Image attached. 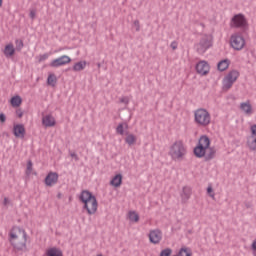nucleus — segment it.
Listing matches in <instances>:
<instances>
[{
	"label": "nucleus",
	"mask_w": 256,
	"mask_h": 256,
	"mask_svg": "<svg viewBox=\"0 0 256 256\" xmlns=\"http://www.w3.org/2000/svg\"><path fill=\"white\" fill-rule=\"evenodd\" d=\"M9 237V241L16 251H27V232L23 228H12Z\"/></svg>",
	"instance_id": "obj_1"
},
{
	"label": "nucleus",
	"mask_w": 256,
	"mask_h": 256,
	"mask_svg": "<svg viewBox=\"0 0 256 256\" xmlns=\"http://www.w3.org/2000/svg\"><path fill=\"white\" fill-rule=\"evenodd\" d=\"M79 199L84 203V209H86L88 215H95L97 213L99 204L97 203V198L91 192L83 190Z\"/></svg>",
	"instance_id": "obj_2"
},
{
	"label": "nucleus",
	"mask_w": 256,
	"mask_h": 256,
	"mask_svg": "<svg viewBox=\"0 0 256 256\" xmlns=\"http://www.w3.org/2000/svg\"><path fill=\"white\" fill-rule=\"evenodd\" d=\"M169 155L173 161H183L187 155V146L178 140L170 146Z\"/></svg>",
	"instance_id": "obj_3"
},
{
	"label": "nucleus",
	"mask_w": 256,
	"mask_h": 256,
	"mask_svg": "<svg viewBox=\"0 0 256 256\" xmlns=\"http://www.w3.org/2000/svg\"><path fill=\"white\" fill-rule=\"evenodd\" d=\"M230 27L232 29H242V31H247V29H249V23H247V18H245V15L236 14L230 21Z\"/></svg>",
	"instance_id": "obj_4"
},
{
	"label": "nucleus",
	"mask_w": 256,
	"mask_h": 256,
	"mask_svg": "<svg viewBox=\"0 0 256 256\" xmlns=\"http://www.w3.org/2000/svg\"><path fill=\"white\" fill-rule=\"evenodd\" d=\"M213 46V38L209 35H203L199 42L195 44V49L199 55H203L207 52V49Z\"/></svg>",
	"instance_id": "obj_5"
},
{
	"label": "nucleus",
	"mask_w": 256,
	"mask_h": 256,
	"mask_svg": "<svg viewBox=\"0 0 256 256\" xmlns=\"http://www.w3.org/2000/svg\"><path fill=\"white\" fill-rule=\"evenodd\" d=\"M195 121L201 127H207L211 123V114L203 108H200L194 112Z\"/></svg>",
	"instance_id": "obj_6"
},
{
	"label": "nucleus",
	"mask_w": 256,
	"mask_h": 256,
	"mask_svg": "<svg viewBox=\"0 0 256 256\" xmlns=\"http://www.w3.org/2000/svg\"><path fill=\"white\" fill-rule=\"evenodd\" d=\"M210 145L211 140H209V137L202 136L198 142V146L194 148V155H196L199 159H201V157H205V153L207 149H209Z\"/></svg>",
	"instance_id": "obj_7"
},
{
	"label": "nucleus",
	"mask_w": 256,
	"mask_h": 256,
	"mask_svg": "<svg viewBox=\"0 0 256 256\" xmlns=\"http://www.w3.org/2000/svg\"><path fill=\"white\" fill-rule=\"evenodd\" d=\"M245 43V38L239 32H235L230 37V47H232L234 51H243Z\"/></svg>",
	"instance_id": "obj_8"
},
{
	"label": "nucleus",
	"mask_w": 256,
	"mask_h": 256,
	"mask_svg": "<svg viewBox=\"0 0 256 256\" xmlns=\"http://www.w3.org/2000/svg\"><path fill=\"white\" fill-rule=\"evenodd\" d=\"M239 79V71H230L223 79V91H229L233 87V83Z\"/></svg>",
	"instance_id": "obj_9"
},
{
	"label": "nucleus",
	"mask_w": 256,
	"mask_h": 256,
	"mask_svg": "<svg viewBox=\"0 0 256 256\" xmlns=\"http://www.w3.org/2000/svg\"><path fill=\"white\" fill-rule=\"evenodd\" d=\"M161 239H163V232L159 229L151 230L149 233V241L154 245H158L161 243Z\"/></svg>",
	"instance_id": "obj_10"
},
{
	"label": "nucleus",
	"mask_w": 256,
	"mask_h": 256,
	"mask_svg": "<svg viewBox=\"0 0 256 256\" xmlns=\"http://www.w3.org/2000/svg\"><path fill=\"white\" fill-rule=\"evenodd\" d=\"M68 63H71V57L63 55L59 58L52 60V62L50 63V67H63V65H68Z\"/></svg>",
	"instance_id": "obj_11"
},
{
	"label": "nucleus",
	"mask_w": 256,
	"mask_h": 256,
	"mask_svg": "<svg viewBox=\"0 0 256 256\" xmlns=\"http://www.w3.org/2000/svg\"><path fill=\"white\" fill-rule=\"evenodd\" d=\"M117 133L118 135H126L125 143H127V145L131 146L137 143V136H135L134 134L125 132L124 129H117Z\"/></svg>",
	"instance_id": "obj_12"
},
{
	"label": "nucleus",
	"mask_w": 256,
	"mask_h": 256,
	"mask_svg": "<svg viewBox=\"0 0 256 256\" xmlns=\"http://www.w3.org/2000/svg\"><path fill=\"white\" fill-rule=\"evenodd\" d=\"M246 146L250 151H256V129H251L250 135L247 136Z\"/></svg>",
	"instance_id": "obj_13"
},
{
	"label": "nucleus",
	"mask_w": 256,
	"mask_h": 256,
	"mask_svg": "<svg viewBox=\"0 0 256 256\" xmlns=\"http://www.w3.org/2000/svg\"><path fill=\"white\" fill-rule=\"evenodd\" d=\"M59 181V174L57 172H50L45 178V184L47 187H53Z\"/></svg>",
	"instance_id": "obj_14"
},
{
	"label": "nucleus",
	"mask_w": 256,
	"mask_h": 256,
	"mask_svg": "<svg viewBox=\"0 0 256 256\" xmlns=\"http://www.w3.org/2000/svg\"><path fill=\"white\" fill-rule=\"evenodd\" d=\"M196 71L199 75H207L209 73V64L207 61H200L196 65Z\"/></svg>",
	"instance_id": "obj_15"
},
{
	"label": "nucleus",
	"mask_w": 256,
	"mask_h": 256,
	"mask_svg": "<svg viewBox=\"0 0 256 256\" xmlns=\"http://www.w3.org/2000/svg\"><path fill=\"white\" fill-rule=\"evenodd\" d=\"M191 194H192L191 187H189V186L183 187L182 192L180 194L181 202L187 203L189 201V199H191Z\"/></svg>",
	"instance_id": "obj_16"
},
{
	"label": "nucleus",
	"mask_w": 256,
	"mask_h": 256,
	"mask_svg": "<svg viewBox=\"0 0 256 256\" xmlns=\"http://www.w3.org/2000/svg\"><path fill=\"white\" fill-rule=\"evenodd\" d=\"M240 109L243 111V113H245V115H252L253 113V107L249 102H242L240 104Z\"/></svg>",
	"instance_id": "obj_17"
},
{
	"label": "nucleus",
	"mask_w": 256,
	"mask_h": 256,
	"mask_svg": "<svg viewBox=\"0 0 256 256\" xmlns=\"http://www.w3.org/2000/svg\"><path fill=\"white\" fill-rule=\"evenodd\" d=\"M42 123L44 127H54L55 126V118L51 115H46L42 119Z\"/></svg>",
	"instance_id": "obj_18"
},
{
	"label": "nucleus",
	"mask_w": 256,
	"mask_h": 256,
	"mask_svg": "<svg viewBox=\"0 0 256 256\" xmlns=\"http://www.w3.org/2000/svg\"><path fill=\"white\" fill-rule=\"evenodd\" d=\"M121 183H123V175L121 174H117L110 181V185H112V187H121Z\"/></svg>",
	"instance_id": "obj_19"
},
{
	"label": "nucleus",
	"mask_w": 256,
	"mask_h": 256,
	"mask_svg": "<svg viewBox=\"0 0 256 256\" xmlns=\"http://www.w3.org/2000/svg\"><path fill=\"white\" fill-rule=\"evenodd\" d=\"M229 65H231V61L229 59H224L218 62L217 67L220 71H227V69H229Z\"/></svg>",
	"instance_id": "obj_20"
},
{
	"label": "nucleus",
	"mask_w": 256,
	"mask_h": 256,
	"mask_svg": "<svg viewBox=\"0 0 256 256\" xmlns=\"http://www.w3.org/2000/svg\"><path fill=\"white\" fill-rule=\"evenodd\" d=\"M4 55L7 58L13 57V55H15V47L13 46V44H8L5 46Z\"/></svg>",
	"instance_id": "obj_21"
},
{
	"label": "nucleus",
	"mask_w": 256,
	"mask_h": 256,
	"mask_svg": "<svg viewBox=\"0 0 256 256\" xmlns=\"http://www.w3.org/2000/svg\"><path fill=\"white\" fill-rule=\"evenodd\" d=\"M47 256H63V251L61 249L53 247L46 251Z\"/></svg>",
	"instance_id": "obj_22"
},
{
	"label": "nucleus",
	"mask_w": 256,
	"mask_h": 256,
	"mask_svg": "<svg viewBox=\"0 0 256 256\" xmlns=\"http://www.w3.org/2000/svg\"><path fill=\"white\" fill-rule=\"evenodd\" d=\"M215 153L216 151L214 150V148H207L206 152L204 154L205 157V161H211V159L215 158Z\"/></svg>",
	"instance_id": "obj_23"
},
{
	"label": "nucleus",
	"mask_w": 256,
	"mask_h": 256,
	"mask_svg": "<svg viewBox=\"0 0 256 256\" xmlns=\"http://www.w3.org/2000/svg\"><path fill=\"white\" fill-rule=\"evenodd\" d=\"M87 67V62L86 61H80L74 64L73 66V71H83Z\"/></svg>",
	"instance_id": "obj_24"
},
{
	"label": "nucleus",
	"mask_w": 256,
	"mask_h": 256,
	"mask_svg": "<svg viewBox=\"0 0 256 256\" xmlns=\"http://www.w3.org/2000/svg\"><path fill=\"white\" fill-rule=\"evenodd\" d=\"M47 84L50 85V87H55V85H57V76H55V74H49Z\"/></svg>",
	"instance_id": "obj_25"
},
{
	"label": "nucleus",
	"mask_w": 256,
	"mask_h": 256,
	"mask_svg": "<svg viewBox=\"0 0 256 256\" xmlns=\"http://www.w3.org/2000/svg\"><path fill=\"white\" fill-rule=\"evenodd\" d=\"M13 135L18 139H23L25 137V129H13Z\"/></svg>",
	"instance_id": "obj_26"
},
{
	"label": "nucleus",
	"mask_w": 256,
	"mask_h": 256,
	"mask_svg": "<svg viewBox=\"0 0 256 256\" xmlns=\"http://www.w3.org/2000/svg\"><path fill=\"white\" fill-rule=\"evenodd\" d=\"M23 100L19 96H14L11 98L12 107H19Z\"/></svg>",
	"instance_id": "obj_27"
},
{
	"label": "nucleus",
	"mask_w": 256,
	"mask_h": 256,
	"mask_svg": "<svg viewBox=\"0 0 256 256\" xmlns=\"http://www.w3.org/2000/svg\"><path fill=\"white\" fill-rule=\"evenodd\" d=\"M129 219H130V221H134V223H137L139 221V214H137V212H135V211H130Z\"/></svg>",
	"instance_id": "obj_28"
},
{
	"label": "nucleus",
	"mask_w": 256,
	"mask_h": 256,
	"mask_svg": "<svg viewBox=\"0 0 256 256\" xmlns=\"http://www.w3.org/2000/svg\"><path fill=\"white\" fill-rule=\"evenodd\" d=\"M171 253H173V250H171V248H166L161 251L160 256H171Z\"/></svg>",
	"instance_id": "obj_29"
},
{
	"label": "nucleus",
	"mask_w": 256,
	"mask_h": 256,
	"mask_svg": "<svg viewBox=\"0 0 256 256\" xmlns=\"http://www.w3.org/2000/svg\"><path fill=\"white\" fill-rule=\"evenodd\" d=\"M178 256H191V253L186 248H181Z\"/></svg>",
	"instance_id": "obj_30"
},
{
	"label": "nucleus",
	"mask_w": 256,
	"mask_h": 256,
	"mask_svg": "<svg viewBox=\"0 0 256 256\" xmlns=\"http://www.w3.org/2000/svg\"><path fill=\"white\" fill-rule=\"evenodd\" d=\"M15 45H16V51H21V49H23V40L17 39L15 41Z\"/></svg>",
	"instance_id": "obj_31"
},
{
	"label": "nucleus",
	"mask_w": 256,
	"mask_h": 256,
	"mask_svg": "<svg viewBox=\"0 0 256 256\" xmlns=\"http://www.w3.org/2000/svg\"><path fill=\"white\" fill-rule=\"evenodd\" d=\"M133 27L135 28V31H141V25L139 24V20H135L133 22Z\"/></svg>",
	"instance_id": "obj_32"
},
{
	"label": "nucleus",
	"mask_w": 256,
	"mask_h": 256,
	"mask_svg": "<svg viewBox=\"0 0 256 256\" xmlns=\"http://www.w3.org/2000/svg\"><path fill=\"white\" fill-rule=\"evenodd\" d=\"M207 193L208 195L212 198V199H215V193H213V187L209 186L207 188Z\"/></svg>",
	"instance_id": "obj_33"
},
{
	"label": "nucleus",
	"mask_w": 256,
	"mask_h": 256,
	"mask_svg": "<svg viewBox=\"0 0 256 256\" xmlns=\"http://www.w3.org/2000/svg\"><path fill=\"white\" fill-rule=\"evenodd\" d=\"M29 17H30V19H35V17H37V10H35V9H31L30 10V13H29Z\"/></svg>",
	"instance_id": "obj_34"
},
{
	"label": "nucleus",
	"mask_w": 256,
	"mask_h": 256,
	"mask_svg": "<svg viewBox=\"0 0 256 256\" xmlns=\"http://www.w3.org/2000/svg\"><path fill=\"white\" fill-rule=\"evenodd\" d=\"M120 103H124V105H129V97L124 96L119 99Z\"/></svg>",
	"instance_id": "obj_35"
},
{
	"label": "nucleus",
	"mask_w": 256,
	"mask_h": 256,
	"mask_svg": "<svg viewBox=\"0 0 256 256\" xmlns=\"http://www.w3.org/2000/svg\"><path fill=\"white\" fill-rule=\"evenodd\" d=\"M33 171V163L31 161L27 164V175H29Z\"/></svg>",
	"instance_id": "obj_36"
},
{
	"label": "nucleus",
	"mask_w": 256,
	"mask_h": 256,
	"mask_svg": "<svg viewBox=\"0 0 256 256\" xmlns=\"http://www.w3.org/2000/svg\"><path fill=\"white\" fill-rule=\"evenodd\" d=\"M70 157H72V159H75V161H79V156H77V153L75 152H71Z\"/></svg>",
	"instance_id": "obj_37"
},
{
	"label": "nucleus",
	"mask_w": 256,
	"mask_h": 256,
	"mask_svg": "<svg viewBox=\"0 0 256 256\" xmlns=\"http://www.w3.org/2000/svg\"><path fill=\"white\" fill-rule=\"evenodd\" d=\"M127 123H121L117 126V129H127Z\"/></svg>",
	"instance_id": "obj_38"
},
{
	"label": "nucleus",
	"mask_w": 256,
	"mask_h": 256,
	"mask_svg": "<svg viewBox=\"0 0 256 256\" xmlns=\"http://www.w3.org/2000/svg\"><path fill=\"white\" fill-rule=\"evenodd\" d=\"M6 119H7V117L5 116V114L1 113L0 114V122L5 123Z\"/></svg>",
	"instance_id": "obj_39"
},
{
	"label": "nucleus",
	"mask_w": 256,
	"mask_h": 256,
	"mask_svg": "<svg viewBox=\"0 0 256 256\" xmlns=\"http://www.w3.org/2000/svg\"><path fill=\"white\" fill-rule=\"evenodd\" d=\"M170 47L173 49V51H175V49H177V42H176V41H173V42L170 44Z\"/></svg>",
	"instance_id": "obj_40"
},
{
	"label": "nucleus",
	"mask_w": 256,
	"mask_h": 256,
	"mask_svg": "<svg viewBox=\"0 0 256 256\" xmlns=\"http://www.w3.org/2000/svg\"><path fill=\"white\" fill-rule=\"evenodd\" d=\"M16 115H17V117H19V119H21V117H23V111H21V110H16Z\"/></svg>",
	"instance_id": "obj_41"
},
{
	"label": "nucleus",
	"mask_w": 256,
	"mask_h": 256,
	"mask_svg": "<svg viewBox=\"0 0 256 256\" xmlns=\"http://www.w3.org/2000/svg\"><path fill=\"white\" fill-rule=\"evenodd\" d=\"M14 129H25V125L17 124V125L14 126Z\"/></svg>",
	"instance_id": "obj_42"
},
{
	"label": "nucleus",
	"mask_w": 256,
	"mask_h": 256,
	"mask_svg": "<svg viewBox=\"0 0 256 256\" xmlns=\"http://www.w3.org/2000/svg\"><path fill=\"white\" fill-rule=\"evenodd\" d=\"M47 57H49V55H47V54L41 55L39 61H45V59H47Z\"/></svg>",
	"instance_id": "obj_43"
},
{
	"label": "nucleus",
	"mask_w": 256,
	"mask_h": 256,
	"mask_svg": "<svg viewBox=\"0 0 256 256\" xmlns=\"http://www.w3.org/2000/svg\"><path fill=\"white\" fill-rule=\"evenodd\" d=\"M3 205H5V207L9 205V198H4Z\"/></svg>",
	"instance_id": "obj_44"
},
{
	"label": "nucleus",
	"mask_w": 256,
	"mask_h": 256,
	"mask_svg": "<svg viewBox=\"0 0 256 256\" xmlns=\"http://www.w3.org/2000/svg\"><path fill=\"white\" fill-rule=\"evenodd\" d=\"M250 129H256V124L252 125Z\"/></svg>",
	"instance_id": "obj_45"
},
{
	"label": "nucleus",
	"mask_w": 256,
	"mask_h": 256,
	"mask_svg": "<svg viewBox=\"0 0 256 256\" xmlns=\"http://www.w3.org/2000/svg\"><path fill=\"white\" fill-rule=\"evenodd\" d=\"M98 69H101V63L97 64Z\"/></svg>",
	"instance_id": "obj_46"
},
{
	"label": "nucleus",
	"mask_w": 256,
	"mask_h": 256,
	"mask_svg": "<svg viewBox=\"0 0 256 256\" xmlns=\"http://www.w3.org/2000/svg\"><path fill=\"white\" fill-rule=\"evenodd\" d=\"M3 5V0H0V7Z\"/></svg>",
	"instance_id": "obj_47"
},
{
	"label": "nucleus",
	"mask_w": 256,
	"mask_h": 256,
	"mask_svg": "<svg viewBox=\"0 0 256 256\" xmlns=\"http://www.w3.org/2000/svg\"><path fill=\"white\" fill-rule=\"evenodd\" d=\"M246 207L249 208V207H251V205L247 204Z\"/></svg>",
	"instance_id": "obj_48"
}]
</instances>
